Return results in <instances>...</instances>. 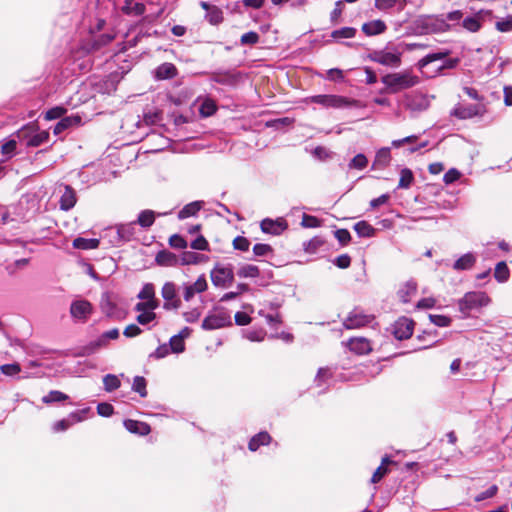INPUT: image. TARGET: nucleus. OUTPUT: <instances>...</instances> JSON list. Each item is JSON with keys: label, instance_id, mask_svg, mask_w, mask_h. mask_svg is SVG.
Returning <instances> with one entry per match:
<instances>
[{"label": "nucleus", "instance_id": "1", "mask_svg": "<svg viewBox=\"0 0 512 512\" xmlns=\"http://www.w3.org/2000/svg\"><path fill=\"white\" fill-rule=\"evenodd\" d=\"M462 12L455 10L446 15H423L416 19L415 26L421 34L444 33L452 29L462 19Z\"/></svg>", "mask_w": 512, "mask_h": 512}, {"label": "nucleus", "instance_id": "2", "mask_svg": "<svg viewBox=\"0 0 512 512\" xmlns=\"http://www.w3.org/2000/svg\"><path fill=\"white\" fill-rule=\"evenodd\" d=\"M382 83L390 93H397L419 84L420 79L410 71L390 73L382 77Z\"/></svg>", "mask_w": 512, "mask_h": 512}, {"label": "nucleus", "instance_id": "3", "mask_svg": "<svg viewBox=\"0 0 512 512\" xmlns=\"http://www.w3.org/2000/svg\"><path fill=\"white\" fill-rule=\"evenodd\" d=\"M490 303L489 296L482 291H473L466 293L458 302L462 313L468 314L469 311L487 306Z\"/></svg>", "mask_w": 512, "mask_h": 512}, {"label": "nucleus", "instance_id": "4", "mask_svg": "<svg viewBox=\"0 0 512 512\" xmlns=\"http://www.w3.org/2000/svg\"><path fill=\"white\" fill-rule=\"evenodd\" d=\"M401 51L398 49H383L374 51L370 58L374 62H377L384 66L399 67L401 64Z\"/></svg>", "mask_w": 512, "mask_h": 512}, {"label": "nucleus", "instance_id": "5", "mask_svg": "<svg viewBox=\"0 0 512 512\" xmlns=\"http://www.w3.org/2000/svg\"><path fill=\"white\" fill-rule=\"evenodd\" d=\"M93 311L94 308L92 304L85 299L74 300L70 305L71 317L80 323L87 322Z\"/></svg>", "mask_w": 512, "mask_h": 512}, {"label": "nucleus", "instance_id": "6", "mask_svg": "<svg viewBox=\"0 0 512 512\" xmlns=\"http://www.w3.org/2000/svg\"><path fill=\"white\" fill-rule=\"evenodd\" d=\"M210 278L214 286L224 288L233 282L234 273L230 267L217 265L211 270Z\"/></svg>", "mask_w": 512, "mask_h": 512}, {"label": "nucleus", "instance_id": "7", "mask_svg": "<svg viewBox=\"0 0 512 512\" xmlns=\"http://www.w3.org/2000/svg\"><path fill=\"white\" fill-rule=\"evenodd\" d=\"M231 325V317L225 311H218L206 316L202 322V328L205 330H214Z\"/></svg>", "mask_w": 512, "mask_h": 512}, {"label": "nucleus", "instance_id": "8", "mask_svg": "<svg viewBox=\"0 0 512 512\" xmlns=\"http://www.w3.org/2000/svg\"><path fill=\"white\" fill-rule=\"evenodd\" d=\"M312 101L321 104L325 107L340 108L348 105L356 104V101H350L349 99L337 96V95H317L312 97Z\"/></svg>", "mask_w": 512, "mask_h": 512}, {"label": "nucleus", "instance_id": "9", "mask_svg": "<svg viewBox=\"0 0 512 512\" xmlns=\"http://www.w3.org/2000/svg\"><path fill=\"white\" fill-rule=\"evenodd\" d=\"M208 283L204 275H200L194 283H184L182 285L183 298L190 301L195 294L203 293L207 290Z\"/></svg>", "mask_w": 512, "mask_h": 512}, {"label": "nucleus", "instance_id": "10", "mask_svg": "<svg viewBox=\"0 0 512 512\" xmlns=\"http://www.w3.org/2000/svg\"><path fill=\"white\" fill-rule=\"evenodd\" d=\"M373 320L372 315L364 314L362 311L355 309L349 313L344 320V326L347 329H355L369 324Z\"/></svg>", "mask_w": 512, "mask_h": 512}, {"label": "nucleus", "instance_id": "11", "mask_svg": "<svg viewBox=\"0 0 512 512\" xmlns=\"http://www.w3.org/2000/svg\"><path fill=\"white\" fill-rule=\"evenodd\" d=\"M414 329V322L406 317L399 318L393 328V334L399 340L408 339Z\"/></svg>", "mask_w": 512, "mask_h": 512}, {"label": "nucleus", "instance_id": "12", "mask_svg": "<svg viewBox=\"0 0 512 512\" xmlns=\"http://www.w3.org/2000/svg\"><path fill=\"white\" fill-rule=\"evenodd\" d=\"M287 225L286 222L283 219L278 220H271V219H264L261 222V229L265 233L270 234H280L282 231L286 229Z\"/></svg>", "mask_w": 512, "mask_h": 512}, {"label": "nucleus", "instance_id": "13", "mask_svg": "<svg viewBox=\"0 0 512 512\" xmlns=\"http://www.w3.org/2000/svg\"><path fill=\"white\" fill-rule=\"evenodd\" d=\"M76 193L70 186L64 187V192L60 198V208L68 211L73 208L76 204Z\"/></svg>", "mask_w": 512, "mask_h": 512}, {"label": "nucleus", "instance_id": "14", "mask_svg": "<svg viewBox=\"0 0 512 512\" xmlns=\"http://www.w3.org/2000/svg\"><path fill=\"white\" fill-rule=\"evenodd\" d=\"M177 75V68L172 63H163L155 70V78L158 80L171 79Z\"/></svg>", "mask_w": 512, "mask_h": 512}, {"label": "nucleus", "instance_id": "15", "mask_svg": "<svg viewBox=\"0 0 512 512\" xmlns=\"http://www.w3.org/2000/svg\"><path fill=\"white\" fill-rule=\"evenodd\" d=\"M155 261L160 266L173 267L179 265V257L166 250L160 251L156 255Z\"/></svg>", "mask_w": 512, "mask_h": 512}, {"label": "nucleus", "instance_id": "16", "mask_svg": "<svg viewBox=\"0 0 512 512\" xmlns=\"http://www.w3.org/2000/svg\"><path fill=\"white\" fill-rule=\"evenodd\" d=\"M124 426L131 433L139 435H147L150 433V426L144 422L129 419L124 421Z\"/></svg>", "mask_w": 512, "mask_h": 512}, {"label": "nucleus", "instance_id": "17", "mask_svg": "<svg viewBox=\"0 0 512 512\" xmlns=\"http://www.w3.org/2000/svg\"><path fill=\"white\" fill-rule=\"evenodd\" d=\"M81 123V117L78 115H72L65 117L61 119L60 122L57 123V125L54 128L55 134H60L64 130L70 128V127H76L79 126Z\"/></svg>", "mask_w": 512, "mask_h": 512}, {"label": "nucleus", "instance_id": "18", "mask_svg": "<svg viewBox=\"0 0 512 512\" xmlns=\"http://www.w3.org/2000/svg\"><path fill=\"white\" fill-rule=\"evenodd\" d=\"M405 105L411 110H422L426 108L427 101L422 95H405Z\"/></svg>", "mask_w": 512, "mask_h": 512}, {"label": "nucleus", "instance_id": "19", "mask_svg": "<svg viewBox=\"0 0 512 512\" xmlns=\"http://www.w3.org/2000/svg\"><path fill=\"white\" fill-rule=\"evenodd\" d=\"M83 420L81 414L79 412L71 413L68 419H62L56 422L53 426V430L55 432L65 431L72 424L81 422Z\"/></svg>", "mask_w": 512, "mask_h": 512}, {"label": "nucleus", "instance_id": "20", "mask_svg": "<svg viewBox=\"0 0 512 512\" xmlns=\"http://www.w3.org/2000/svg\"><path fill=\"white\" fill-rule=\"evenodd\" d=\"M349 348L357 354H366L371 350V345L365 338H353L349 341Z\"/></svg>", "mask_w": 512, "mask_h": 512}, {"label": "nucleus", "instance_id": "21", "mask_svg": "<svg viewBox=\"0 0 512 512\" xmlns=\"http://www.w3.org/2000/svg\"><path fill=\"white\" fill-rule=\"evenodd\" d=\"M386 25L382 20H373L363 24L362 30L368 36L378 35L383 33Z\"/></svg>", "mask_w": 512, "mask_h": 512}, {"label": "nucleus", "instance_id": "22", "mask_svg": "<svg viewBox=\"0 0 512 512\" xmlns=\"http://www.w3.org/2000/svg\"><path fill=\"white\" fill-rule=\"evenodd\" d=\"M207 261V257L195 252H184L179 257V265H192Z\"/></svg>", "mask_w": 512, "mask_h": 512}, {"label": "nucleus", "instance_id": "23", "mask_svg": "<svg viewBox=\"0 0 512 512\" xmlns=\"http://www.w3.org/2000/svg\"><path fill=\"white\" fill-rule=\"evenodd\" d=\"M99 243V240L95 238L87 239L78 237L74 239L73 247L82 250L96 249L99 246Z\"/></svg>", "mask_w": 512, "mask_h": 512}, {"label": "nucleus", "instance_id": "24", "mask_svg": "<svg viewBox=\"0 0 512 512\" xmlns=\"http://www.w3.org/2000/svg\"><path fill=\"white\" fill-rule=\"evenodd\" d=\"M481 12L477 13L473 17H467L462 21V27L469 32L475 33L481 28Z\"/></svg>", "mask_w": 512, "mask_h": 512}, {"label": "nucleus", "instance_id": "25", "mask_svg": "<svg viewBox=\"0 0 512 512\" xmlns=\"http://www.w3.org/2000/svg\"><path fill=\"white\" fill-rule=\"evenodd\" d=\"M416 289L417 287L414 282L405 283L398 292L399 298L403 303L409 302L411 297L415 295Z\"/></svg>", "mask_w": 512, "mask_h": 512}, {"label": "nucleus", "instance_id": "26", "mask_svg": "<svg viewBox=\"0 0 512 512\" xmlns=\"http://www.w3.org/2000/svg\"><path fill=\"white\" fill-rule=\"evenodd\" d=\"M270 440L271 437L268 433L261 432L250 440L249 449L251 451H256L261 445L268 444Z\"/></svg>", "mask_w": 512, "mask_h": 512}, {"label": "nucleus", "instance_id": "27", "mask_svg": "<svg viewBox=\"0 0 512 512\" xmlns=\"http://www.w3.org/2000/svg\"><path fill=\"white\" fill-rule=\"evenodd\" d=\"M390 463L392 462L388 457H384L382 459L381 465L375 470V472L372 475V483H378L388 473V465Z\"/></svg>", "mask_w": 512, "mask_h": 512}, {"label": "nucleus", "instance_id": "28", "mask_svg": "<svg viewBox=\"0 0 512 512\" xmlns=\"http://www.w3.org/2000/svg\"><path fill=\"white\" fill-rule=\"evenodd\" d=\"M123 11L127 14L141 15L145 11V6L134 0H126Z\"/></svg>", "mask_w": 512, "mask_h": 512}, {"label": "nucleus", "instance_id": "29", "mask_svg": "<svg viewBox=\"0 0 512 512\" xmlns=\"http://www.w3.org/2000/svg\"><path fill=\"white\" fill-rule=\"evenodd\" d=\"M100 306L103 313H105L107 316H114L115 304L110 294L105 293L102 295Z\"/></svg>", "mask_w": 512, "mask_h": 512}, {"label": "nucleus", "instance_id": "30", "mask_svg": "<svg viewBox=\"0 0 512 512\" xmlns=\"http://www.w3.org/2000/svg\"><path fill=\"white\" fill-rule=\"evenodd\" d=\"M200 209L201 202H191L183 207V209L179 212L178 217L179 219H185L194 216Z\"/></svg>", "mask_w": 512, "mask_h": 512}, {"label": "nucleus", "instance_id": "31", "mask_svg": "<svg viewBox=\"0 0 512 512\" xmlns=\"http://www.w3.org/2000/svg\"><path fill=\"white\" fill-rule=\"evenodd\" d=\"M354 230L361 237H371L375 234V229L366 221L357 222L354 225Z\"/></svg>", "mask_w": 512, "mask_h": 512}, {"label": "nucleus", "instance_id": "32", "mask_svg": "<svg viewBox=\"0 0 512 512\" xmlns=\"http://www.w3.org/2000/svg\"><path fill=\"white\" fill-rule=\"evenodd\" d=\"M475 263V257L468 253L461 256L454 264L456 270H466L473 266Z\"/></svg>", "mask_w": 512, "mask_h": 512}, {"label": "nucleus", "instance_id": "33", "mask_svg": "<svg viewBox=\"0 0 512 512\" xmlns=\"http://www.w3.org/2000/svg\"><path fill=\"white\" fill-rule=\"evenodd\" d=\"M237 274L241 278H255L259 276V269L255 265L245 264L238 269Z\"/></svg>", "mask_w": 512, "mask_h": 512}, {"label": "nucleus", "instance_id": "34", "mask_svg": "<svg viewBox=\"0 0 512 512\" xmlns=\"http://www.w3.org/2000/svg\"><path fill=\"white\" fill-rule=\"evenodd\" d=\"M447 55H448V52H438V53L428 54L427 56H425L418 62V66L420 69H424L432 62L444 59Z\"/></svg>", "mask_w": 512, "mask_h": 512}, {"label": "nucleus", "instance_id": "35", "mask_svg": "<svg viewBox=\"0 0 512 512\" xmlns=\"http://www.w3.org/2000/svg\"><path fill=\"white\" fill-rule=\"evenodd\" d=\"M138 298L147 301H157L155 299V289L153 284L146 283L138 294Z\"/></svg>", "mask_w": 512, "mask_h": 512}, {"label": "nucleus", "instance_id": "36", "mask_svg": "<svg viewBox=\"0 0 512 512\" xmlns=\"http://www.w3.org/2000/svg\"><path fill=\"white\" fill-rule=\"evenodd\" d=\"M155 220V214L151 210H144L138 217V223L142 227H150Z\"/></svg>", "mask_w": 512, "mask_h": 512}, {"label": "nucleus", "instance_id": "37", "mask_svg": "<svg viewBox=\"0 0 512 512\" xmlns=\"http://www.w3.org/2000/svg\"><path fill=\"white\" fill-rule=\"evenodd\" d=\"M67 398H68V396L66 394H64L60 391H57V390H53V391H50L47 395H45L42 398V401L45 404H50L53 402L65 401Z\"/></svg>", "mask_w": 512, "mask_h": 512}, {"label": "nucleus", "instance_id": "38", "mask_svg": "<svg viewBox=\"0 0 512 512\" xmlns=\"http://www.w3.org/2000/svg\"><path fill=\"white\" fill-rule=\"evenodd\" d=\"M494 276L499 282L507 281V279L509 278V270L504 262H500L497 264Z\"/></svg>", "mask_w": 512, "mask_h": 512}, {"label": "nucleus", "instance_id": "39", "mask_svg": "<svg viewBox=\"0 0 512 512\" xmlns=\"http://www.w3.org/2000/svg\"><path fill=\"white\" fill-rule=\"evenodd\" d=\"M390 149L387 147L381 148L376 153L375 164L386 166L390 161Z\"/></svg>", "mask_w": 512, "mask_h": 512}, {"label": "nucleus", "instance_id": "40", "mask_svg": "<svg viewBox=\"0 0 512 512\" xmlns=\"http://www.w3.org/2000/svg\"><path fill=\"white\" fill-rule=\"evenodd\" d=\"M104 387L106 391H113L120 386V380L117 376L108 374L103 379Z\"/></svg>", "mask_w": 512, "mask_h": 512}, {"label": "nucleus", "instance_id": "41", "mask_svg": "<svg viewBox=\"0 0 512 512\" xmlns=\"http://www.w3.org/2000/svg\"><path fill=\"white\" fill-rule=\"evenodd\" d=\"M170 349L174 353H181L185 350L183 336H173L169 342Z\"/></svg>", "mask_w": 512, "mask_h": 512}, {"label": "nucleus", "instance_id": "42", "mask_svg": "<svg viewBox=\"0 0 512 512\" xmlns=\"http://www.w3.org/2000/svg\"><path fill=\"white\" fill-rule=\"evenodd\" d=\"M413 173L409 169H403L400 173V180L398 186L400 188H408L413 181Z\"/></svg>", "mask_w": 512, "mask_h": 512}, {"label": "nucleus", "instance_id": "43", "mask_svg": "<svg viewBox=\"0 0 512 512\" xmlns=\"http://www.w3.org/2000/svg\"><path fill=\"white\" fill-rule=\"evenodd\" d=\"M108 342L105 336L102 334L99 338L89 343V345L85 348L87 353H93L96 350L106 347Z\"/></svg>", "mask_w": 512, "mask_h": 512}, {"label": "nucleus", "instance_id": "44", "mask_svg": "<svg viewBox=\"0 0 512 512\" xmlns=\"http://www.w3.org/2000/svg\"><path fill=\"white\" fill-rule=\"evenodd\" d=\"M161 295L166 301L174 299L176 296L175 284L172 282H166L161 289Z\"/></svg>", "mask_w": 512, "mask_h": 512}, {"label": "nucleus", "instance_id": "45", "mask_svg": "<svg viewBox=\"0 0 512 512\" xmlns=\"http://www.w3.org/2000/svg\"><path fill=\"white\" fill-rule=\"evenodd\" d=\"M132 389L140 394L141 397L147 395L146 381L143 377L137 376L134 378Z\"/></svg>", "mask_w": 512, "mask_h": 512}, {"label": "nucleus", "instance_id": "46", "mask_svg": "<svg viewBox=\"0 0 512 512\" xmlns=\"http://www.w3.org/2000/svg\"><path fill=\"white\" fill-rule=\"evenodd\" d=\"M117 234L122 240H129L133 235V224L117 226Z\"/></svg>", "mask_w": 512, "mask_h": 512}, {"label": "nucleus", "instance_id": "47", "mask_svg": "<svg viewBox=\"0 0 512 512\" xmlns=\"http://www.w3.org/2000/svg\"><path fill=\"white\" fill-rule=\"evenodd\" d=\"M355 29L351 27H344L338 30H335L332 32V37L334 39H341V38H352L355 35Z\"/></svg>", "mask_w": 512, "mask_h": 512}, {"label": "nucleus", "instance_id": "48", "mask_svg": "<svg viewBox=\"0 0 512 512\" xmlns=\"http://www.w3.org/2000/svg\"><path fill=\"white\" fill-rule=\"evenodd\" d=\"M48 137L49 133L47 131H41L31 137V139L28 141V145L33 147L39 146L40 144L46 142Z\"/></svg>", "mask_w": 512, "mask_h": 512}, {"label": "nucleus", "instance_id": "49", "mask_svg": "<svg viewBox=\"0 0 512 512\" xmlns=\"http://www.w3.org/2000/svg\"><path fill=\"white\" fill-rule=\"evenodd\" d=\"M216 105L212 100H205L200 106L201 115L208 117L215 113Z\"/></svg>", "mask_w": 512, "mask_h": 512}, {"label": "nucleus", "instance_id": "50", "mask_svg": "<svg viewBox=\"0 0 512 512\" xmlns=\"http://www.w3.org/2000/svg\"><path fill=\"white\" fill-rule=\"evenodd\" d=\"M0 370L3 374L7 376H14L21 371V367L17 363L4 364L0 366Z\"/></svg>", "mask_w": 512, "mask_h": 512}, {"label": "nucleus", "instance_id": "51", "mask_svg": "<svg viewBox=\"0 0 512 512\" xmlns=\"http://www.w3.org/2000/svg\"><path fill=\"white\" fill-rule=\"evenodd\" d=\"M248 290V285L247 284H244V283H241L237 286V291H231V292H228V293H225L222 298H221V301H229L231 299H234L236 298L238 295H240L241 293L245 292Z\"/></svg>", "mask_w": 512, "mask_h": 512}, {"label": "nucleus", "instance_id": "52", "mask_svg": "<svg viewBox=\"0 0 512 512\" xmlns=\"http://www.w3.org/2000/svg\"><path fill=\"white\" fill-rule=\"evenodd\" d=\"M169 245L176 249H185L187 242L182 236L174 234L169 238Z\"/></svg>", "mask_w": 512, "mask_h": 512}, {"label": "nucleus", "instance_id": "53", "mask_svg": "<svg viewBox=\"0 0 512 512\" xmlns=\"http://www.w3.org/2000/svg\"><path fill=\"white\" fill-rule=\"evenodd\" d=\"M156 318V314L154 313V310H148L144 312H139V315L137 316V321L141 325H146L153 321Z\"/></svg>", "mask_w": 512, "mask_h": 512}, {"label": "nucleus", "instance_id": "54", "mask_svg": "<svg viewBox=\"0 0 512 512\" xmlns=\"http://www.w3.org/2000/svg\"><path fill=\"white\" fill-rule=\"evenodd\" d=\"M158 307V301H143L139 302L135 306L137 312H144L148 310H155Z\"/></svg>", "mask_w": 512, "mask_h": 512}, {"label": "nucleus", "instance_id": "55", "mask_svg": "<svg viewBox=\"0 0 512 512\" xmlns=\"http://www.w3.org/2000/svg\"><path fill=\"white\" fill-rule=\"evenodd\" d=\"M498 492V487L496 485H492L489 487L486 491L479 493L477 496H475V501L480 502L488 498L494 497Z\"/></svg>", "mask_w": 512, "mask_h": 512}, {"label": "nucleus", "instance_id": "56", "mask_svg": "<svg viewBox=\"0 0 512 512\" xmlns=\"http://www.w3.org/2000/svg\"><path fill=\"white\" fill-rule=\"evenodd\" d=\"M367 158L363 154H357L350 162L351 168L363 169L367 165Z\"/></svg>", "mask_w": 512, "mask_h": 512}, {"label": "nucleus", "instance_id": "57", "mask_svg": "<svg viewBox=\"0 0 512 512\" xmlns=\"http://www.w3.org/2000/svg\"><path fill=\"white\" fill-rule=\"evenodd\" d=\"M191 248L195 250L207 251L209 250V243L203 236H198L192 243Z\"/></svg>", "mask_w": 512, "mask_h": 512}, {"label": "nucleus", "instance_id": "58", "mask_svg": "<svg viewBox=\"0 0 512 512\" xmlns=\"http://www.w3.org/2000/svg\"><path fill=\"white\" fill-rule=\"evenodd\" d=\"M259 41V35L256 32H247L241 36V44L253 45Z\"/></svg>", "mask_w": 512, "mask_h": 512}, {"label": "nucleus", "instance_id": "59", "mask_svg": "<svg viewBox=\"0 0 512 512\" xmlns=\"http://www.w3.org/2000/svg\"><path fill=\"white\" fill-rule=\"evenodd\" d=\"M302 226L306 228H315L320 226V221L315 216L304 214L302 217Z\"/></svg>", "mask_w": 512, "mask_h": 512}, {"label": "nucleus", "instance_id": "60", "mask_svg": "<svg viewBox=\"0 0 512 512\" xmlns=\"http://www.w3.org/2000/svg\"><path fill=\"white\" fill-rule=\"evenodd\" d=\"M66 112V109L63 107H54L46 112L45 119L46 120H54L62 117Z\"/></svg>", "mask_w": 512, "mask_h": 512}, {"label": "nucleus", "instance_id": "61", "mask_svg": "<svg viewBox=\"0 0 512 512\" xmlns=\"http://www.w3.org/2000/svg\"><path fill=\"white\" fill-rule=\"evenodd\" d=\"M335 237L342 245H346L351 239V235L347 229L336 230Z\"/></svg>", "mask_w": 512, "mask_h": 512}, {"label": "nucleus", "instance_id": "62", "mask_svg": "<svg viewBox=\"0 0 512 512\" xmlns=\"http://www.w3.org/2000/svg\"><path fill=\"white\" fill-rule=\"evenodd\" d=\"M249 245H250L249 241L245 237H242V236H238L233 240V246L237 250L247 251L249 248Z\"/></svg>", "mask_w": 512, "mask_h": 512}, {"label": "nucleus", "instance_id": "63", "mask_svg": "<svg viewBox=\"0 0 512 512\" xmlns=\"http://www.w3.org/2000/svg\"><path fill=\"white\" fill-rule=\"evenodd\" d=\"M429 318L432 323L439 327H446L450 324V319L443 315H429Z\"/></svg>", "mask_w": 512, "mask_h": 512}, {"label": "nucleus", "instance_id": "64", "mask_svg": "<svg viewBox=\"0 0 512 512\" xmlns=\"http://www.w3.org/2000/svg\"><path fill=\"white\" fill-rule=\"evenodd\" d=\"M496 28L501 32H507L512 30V16L506 18L505 20L498 21L496 23Z\"/></svg>", "mask_w": 512, "mask_h": 512}]
</instances>
